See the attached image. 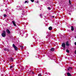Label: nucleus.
Listing matches in <instances>:
<instances>
[{
  "mask_svg": "<svg viewBox=\"0 0 76 76\" xmlns=\"http://www.w3.org/2000/svg\"><path fill=\"white\" fill-rule=\"evenodd\" d=\"M12 46L13 47H14V48H15V50H18V48H17V47H16L14 44H13Z\"/></svg>",
  "mask_w": 76,
  "mask_h": 76,
  "instance_id": "nucleus-1",
  "label": "nucleus"
},
{
  "mask_svg": "<svg viewBox=\"0 0 76 76\" xmlns=\"http://www.w3.org/2000/svg\"><path fill=\"white\" fill-rule=\"evenodd\" d=\"M2 36L3 37H6V33L5 31H4L3 33L2 34Z\"/></svg>",
  "mask_w": 76,
  "mask_h": 76,
  "instance_id": "nucleus-2",
  "label": "nucleus"
},
{
  "mask_svg": "<svg viewBox=\"0 0 76 76\" xmlns=\"http://www.w3.org/2000/svg\"><path fill=\"white\" fill-rule=\"evenodd\" d=\"M62 47L64 48H66V44L64 43H63L62 44Z\"/></svg>",
  "mask_w": 76,
  "mask_h": 76,
  "instance_id": "nucleus-3",
  "label": "nucleus"
},
{
  "mask_svg": "<svg viewBox=\"0 0 76 76\" xmlns=\"http://www.w3.org/2000/svg\"><path fill=\"white\" fill-rule=\"evenodd\" d=\"M12 22L14 26H16V22H15V21H12Z\"/></svg>",
  "mask_w": 76,
  "mask_h": 76,
  "instance_id": "nucleus-4",
  "label": "nucleus"
},
{
  "mask_svg": "<svg viewBox=\"0 0 76 76\" xmlns=\"http://www.w3.org/2000/svg\"><path fill=\"white\" fill-rule=\"evenodd\" d=\"M6 31L7 32V33H8V34H10V31H9V29H7Z\"/></svg>",
  "mask_w": 76,
  "mask_h": 76,
  "instance_id": "nucleus-5",
  "label": "nucleus"
},
{
  "mask_svg": "<svg viewBox=\"0 0 76 76\" xmlns=\"http://www.w3.org/2000/svg\"><path fill=\"white\" fill-rule=\"evenodd\" d=\"M67 74L68 76H72L71 74H70L69 72L67 73Z\"/></svg>",
  "mask_w": 76,
  "mask_h": 76,
  "instance_id": "nucleus-6",
  "label": "nucleus"
},
{
  "mask_svg": "<svg viewBox=\"0 0 76 76\" xmlns=\"http://www.w3.org/2000/svg\"><path fill=\"white\" fill-rule=\"evenodd\" d=\"M24 3H25V4H26V3H27L28 4L29 3V1H28V0L26 1Z\"/></svg>",
  "mask_w": 76,
  "mask_h": 76,
  "instance_id": "nucleus-7",
  "label": "nucleus"
},
{
  "mask_svg": "<svg viewBox=\"0 0 76 76\" xmlns=\"http://www.w3.org/2000/svg\"><path fill=\"white\" fill-rule=\"evenodd\" d=\"M71 31H74V28H73V26H71Z\"/></svg>",
  "mask_w": 76,
  "mask_h": 76,
  "instance_id": "nucleus-8",
  "label": "nucleus"
},
{
  "mask_svg": "<svg viewBox=\"0 0 76 76\" xmlns=\"http://www.w3.org/2000/svg\"><path fill=\"white\" fill-rule=\"evenodd\" d=\"M48 29H49V30H50V31H51V30H52V27L50 26L49 27Z\"/></svg>",
  "mask_w": 76,
  "mask_h": 76,
  "instance_id": "nucleus-9",
  "label": "nucleus"
},
{
  "mask_svg": "<svg viewBox=\"0 0 76 76\" xmlns=\"http://www.w3.org/2000/svg\"><path fill=\"white\" fill-rule=\"evenodd\" d=\"M66 46H69V42H67L66 43Z\"/></svg>",
  "mask_w": 76,
  "mask_h": 76,
  "instance_id": "nucleus-10",
  "label": "nucleus"
},
{
  "mask_svg": "<svg viewBox=\"0 0 76 76\" xmlns=\"http://www.w3.org/2000/svg\"><path fill=\"white\" fill-rule=\"evenodd\" d=\"M72 68L71 67H69L68 69V70H71V69H72Z\"/></svg>",
  "mask_w": 76,
  "mask_h": 76,
  "instance_id": "nucleus-11",
  "label": "nucleus"
},
{
  "mask_svg": "<svg viewBox=\"0 0 76 76\" xmlns=\"http://www.w3.org/2000/svg\"><path fill=\"white\" fill-rule=\"evenodd\" d=\"M54 48H52L50 49V51H54Z\"/></svg>",
  "mask_w": 76,
  "mask_h": 76,
  "instance_id": "nucleus-12",
  "label": "nucleus"
},
{
  "mask_svg": "<svg viewBox=\"0 0 76 76\" xmlns=\"http://www.w3.org/2000/svg\"><path fill=\"white\" fill-rule=\"evenodd\" d=\"M20 47L21 48V49H22V50L23 49V46H20Z\"/></svg>",
  "mask_w": 76,
  "mask_h": 76,
  "instance_id": "nucleus-13",
  "label": "nucleus"
},
{
  "mask_svg": "<svg viewBox=\"0 0 76 76\" xmlns=\"http://www.w3.org/2000/svg\"><path fill=\"white\" fill-rule=\"evenodd\" d=\"M66 52L67 53H69V50H66Z\"/></svg>",
  "mask_w": 76,
  "mask_h": 76,
  "instance_id": "nucleus-14",
  "label": "nucleus"
},
{
  "mask_svg": "<svg viewBox=\"0 0 76 76\" xmlns=\"http://www.w3.org/2000/svg\"><path fill=\"white\" fill-rule=\"evenodd\" d=\"M4 18H5V17H6L7 16V15H4Z\"/></svg>",
  "mask_w": 76,
  "mask_h": 76,
  "instance_id": "nucleus-15",
  "label": "nucleus"
},
{
  "mask_svg": "<svg viewBox=\"0 0 76 76\" xmlns=\"http://www.w3.org/2000/svg\"><path fill=\"white\" fill-rule=\"evenodd\" d=\"M13 67V66H10V69H12V68Z\"/></svg>",
  "mask_w": 76,
  "mask_h": 76,
  "instance_id": "nucleus-16",
  "label": "nucleus"
},
{
  "mask_svg": "<svg viewBox=\"0 0 76 76\" xmlns=\"http://www.w3.org/2000/svg\"><path fill=\"white\" fill-rule=\"evenodd\" d=\"M32 2H34V0H30Z\"/></svg>",
  "mask_w": 76,
  "mask_h": 76,
  "instance_id": "nucleus-17",
  "label": "nucleus"
},
{
  "mask_svg": "<svg viewBox=\"0 0 76 76\" xmlns=\"http://www.w3.org/2000/svg\"><path fill=\"white\" fill-rule=\"evenodd\" d=\"M38 76H41L42 75H41V74H38Z\"/></svg>",
  "mask_w": 76,
  "mask_h": 76,
  "instance_id": "nucleus-18",
  "label": "nucleus"
},
{
  "mask_svg": "<svg viewBox=\"0 0 76 76\" xmlns=\"http://www.w3.org/2000/svg\"><path fill=\"white\" fill-rule=\"evenodd\" d=\"M48 9H49V10H51V8L50 7H48Z\"/></svg>",
  "mask_w": 76,
  "mask_h": 76,
  "instance_id": "nucleus-19",
  "label": "nucleus"
},
{
  "mask_svg": "<svg viewBox=\"0 0 76 76\" xmlns=\"http://www.w3.org/2000/svg\"><path fill=\"white\" fill-rule=\"evenodd\" d=\"M71 2V1H70V0H69V3H70Z\"/></svg>",
  "mask_w": 76,
  "mask_h": 76,
  "instance_id": "nucleus-20",
  "label": "nucleus"
},
{
  "mask_svg": "<svg viewBox=\"0 0 76 76\" xmlns=\"http://www.w3.org/2000/svg\"><path fill=\"white\" fill-rule=\"evenodd\" d=\"M11 60L12 61H13V58H11Z\"/></svg>",
  "mask_w": 76,
  "mask_h": 76,
  "instance_id": "nucleus-21",
  "label": "nucleus"
},
{
  "mask_svg": "<svg viewBox=\"0 0 76 76\" xmlns=\"http://www.w3.org/2000/svg\"><path fill=\"white\" fill-rule=\"evenodd\" d=\"M23 13H25V11L24 10V11H23Z\"/></svg>",
  "mask_w": 76,
  "mask_h": 76,
  "instance_id": "nucleus-22",
  "label": "nucleus"
},
{
  "mask_svg": "<svg viewBox=\"0 0 76 76\" xmlns=\"http://www.w3.org/2000/svg\"><path fill=\"white\" fill-rule=\"evenodd\" d=\"M40 17H41V16H42V14H40Z\"/></svg>",
  "mask_w": 76,
  "mask_h": 76,
  "instance_id": "nucleus-23",
  "label": "nucleus"
},
{
  "mask_svg": "<svg viewBox=\"0 0 76 76\" xmlns=\"http://www.w3.org/2000/svg\"><path fill=\"white\" fill-rule=\"evenodd\" d=\"M20 6H19V7H18V8H19V9H20Z\"/></svg>",
  "mask_w": 76,
  "mask_h": 76,
  "instance_id": "nucleus-24",
  "label": "nucleus"
},
{
  "mask_svg": "<svg viewBox=\"0 0 76 76\" xmlns=\"http://www.w3.org/2000/svg\"><path fill=\"white\" fill-rule=\"evenodd\" d=\"M75 53L76 54V50L75 51Z\"/></svg>",
  "mask_w": 76,
  "mask_h": 76,
  "instance_id": "nucleus-25",
  "label": "nucleus"
},
{
  "mask_svg": "<svg viewBox=\"0 0 76 76\" xmlns=\"http://www.w3.org/2000/svg\"><path fill=\"white\" fill-rule=\"evenodd\" d=\"M37 3H38V1H37Z\"/></svg>",
  "mask_w": 76,
  "mask_h": 76,
  "instance_id": "nucleus-26",
  "label": "nucleus"
},
{
  "mask_svg": "<svg viewBox=\"0 0 76 76\" xmlns=\"http://www.w3.org/2000/svg\"><path fill=\"white\" fill-rule=\"evenodd\" d=\"M54 16H53V18H54Z\"/></svg>",
  "mask_w": 76,
  "mask_h": 76,
  "instance_id": "nucleus-27",
  "label": "nucleus"
},
{
  "mask_svg": "<svg viewBox=\"0 0 76 76\" xmlns=\"http://www.w3.org/2000/svg\"><path fill=\"white\" fill-rule=\"evenodd\" d=\"M75 38H76V36L75 37Z\"/></svg>",
  "mask_w": 76,
  "mask_h": 76,
  "instance_id": "nucleus-28",
  "label": "nucleus"
},
{
  "mask_svg": "<svg viewBox=\"0 0 76 76\" xmlns=\"http://www.w3.org/2000/svg\"><path fill=\"white\" fill-rule=\"evenodd\" d=\"M69 15H71V14H69Z\"/></svg>",
  "mask_w": 76,
  "mask_h": 76,
  "instance_id": "nucleus-29",
  "label": "nucleus"
},
{
  "mask_svg": "<svg viewBox=\"0 0 76 76\" xmlns=\"http://www.w3.org/2000/svg\"><path fill=\"white\" fill-rule=\"evenodd\" d=\"M75 32H76V31H75Z\"/></svg>",
  "mask_w": 76,
  "mask_h": 76,
  "instance_id": "nucleus-30",
  "label": "nucleus"
}]
</instances>
